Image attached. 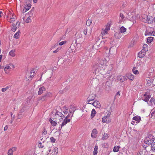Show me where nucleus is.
<instances>
[{
  "instance_id": "44",
  "label": "nucleus",
  "mask_w": 155,
  "mask_h": 155,
  "mask_svg": "<svg viewBox=\"0 0 155 155\" xmlns=\"http://www.w3.org/2000/svg\"><path fill=\"white\" fill-rule=\"evenodd\" d=\"M32 18H31L30 17H28V18H27L26 20V21H25L27 23H29L30 21H31V19Z\"/></svg>"
},
{
  "instance_id": "15",
  "label": "nucleus",
  "mask_w": 155,
  "mask_h": 155,
  "mask_svg": "<svg viewBox=\"0 0 155 155\" xmlns=\"http://www.w3.org/2000/svg\"><path fill=\"white\" fill-rule=\"evenodd\" d=\"M97 132L96 129H94L92 130V132L91 134V136L93 138H96L97 136Z\"/></svg>"
},
{
  "instance_id": "57",
  "label": "nucleus",
  "mask_w": 155,
  "mask_h": 155,
  "mask_svg": "<svg viewBox=\"0 0 155 155\" xmlns=\"http://www.w3.org/2000/svg\"><path fill=\"white\" fill-rule=\"evenodd\" d=\"M120 17L122 19H123L124 18L123 14L122 13H120Z\"/></svg>"
},
{
  "instance_id": "27",
  "label": "nucleus",
  "mask_w": 155,
  "mask_h": 155,
  "mask_svg": "<svg viewBox=\"0 0 155 155\" xmlns=\"http://www.w3.org/2000/svg\"><path fill=\"white\" fill-rule=\"evenodd\" d=\"M114 76L113 75H111V76H109V77L107 79V80L108 81H111V82L114 80Z\"/></svg>"
},
{
  "instance_id": "24",
  "label": "nucleus",
  "mask_w": 155,
  "mask_h": 155,
  "mask_svg": "<svg viewBox=\"0 0 155 155\" xmlns=\"http://www.w3.org/2000/svg\"><path fill=\"white\" fill-rule=\"evenodd\" d=\"M107 34V31L105 29L102 30L101 32L102 36V38H105L104 35Z\"/></svg>"
},
{
  "instance_id": "6",
  "label": "nucleus",
  "mask_w": 155,
  "mask_h": 155,
  "mask_svg": "<svg viewBox=\"0 0 155 155\" xmlns=\"http://www.w3.org/2000/svg\"><path fill=\"white\" fill-rule=\"evenodd\" d=\"M106 61L104 60L100 59L98 61V64L100 66V68H102L106 69V65L105 64Z\"/></svg>"
},
{
  "instance_id": "21",
  "label": "nucleus",
  "mask_w": 155,
  "mask_h": 155,
  "mask_svg": "<svg viewBox=\"0 0 155 155\" xmlns=\"http://www.w3.org/2000/svg\"><path fill=\"white\" fill-rule=\"evenodd\" d=\"M133 119L135 121H137L136 123H139L141 120V117L138 116H135L134 117Z\"/></svg>"
},
{
  "instance_id": "5",
  "label": "nucleus",
  "mask_w": 155,
  "mask_h": 155,
  "mask_svg": "<svg viewBox=\"0 0 155 155\" xmlns=\"http://www.w3.org/2000/svg\"><path fill=\"white\" fill-rule=\"evenodd\" d=\"M150 97L151 96L150 94L147 92H146L143 95V97H142V100L147 102Z\"/></svg>"
},
{
  "instance_id": "22",
  "label": "nucleus",
  "mask_w": 155,
  "mask_h": 155,
  "mask_svg": "<svg viewBox=\"0 0 155 155\" xmlns=\"http://www.w3.org/2000/svg\"><path fill=\"white\" fill-rule=\"evenodd\" d=\"M75 110L76 109L75 107L74 106H70L69 113L71 114H72V113H74Z\"/></svg>"
},
{
  "instance_id": "62",
  "label": "nucleus",
  "mask_w": 155,
  "mask_h": 155,
  "mask_svg": "<svg viewBox=\"0 0 155 155\" xmlns=\"http://www.w3.org/2000/svg\"><path fill=\"white\" fill-rule=\"evenodd\" d=\"M65 35H63L60 38V41H61V40H62L64 38H65Z\"/></svg>"
},
{
  "instance_id": "28",
  "label": "nucleus",
  "mask_w": 155,
  "mask_h": 155,
  "mask_svg": "<svg viewBox=\"0 0 155 155\" xmlns=\"http://www.w3.org/2000/svg\"><path fill=\"white\" fill-rule=\"evenodd\" d=\"M75 35L76 38L78 39L81 37L82 35L80 32H77L75 34Z\"/></svg>"
},
{
  "instance_id": "39",
  "label": "nucleus",
  "mask_w": 155,
  "mask_h": 155,
  "mask_svg": "<svg viewBox=\"0 0 155 155\" xmlns=\"http://www.w3.org/2000/svg\"><path fill=\"white\" fill-rule=\"evenodd\" d=\"M28 15L29 17L32 18H33V13L32 12H29L28 13Z\"/></svg>"
},
{
  "instance_id": "9",
  "label": "nucleus",
  "mask_w": 155,
  "mask_h": 155,
  "mask_svg": "<svg viewBox=\"0 0 155 155\" xmlns=\"http://www.w3.org/2000/svg\"><path fill=\"white\" fill-rule=\"evenodd\" d=\"M95 95L94 94H92L90 95L88 98V100L87 101V103L88 104H91V101H92L94 100L95 98Z\"/></svg>"
},
{
  "instance_id": "40",
  "label": "nucleus",
  "mask_w": 155,
  "mask_h": 155,
  "mask_svg": "<svg viewBox=\"0 0 155 155\" xmlns=\"http://www.w3.org/2000/svg\"><path fill=\"white\" fill-rule=\"evenodd\" d=\"M31 6V4L25 6V8L28 11L30 8Z\"/></svg>"
},
{
  "instance_id": "33",
  "label": "nucleus",
  "mask_w": 155,
  "mask_h": 155,
  "mask_svg": "<svg viewBox=\"0 0 155 155\" xmlns=\"http://www.w3.org/2000/svg\"><path fill=\"white\" fill-rule=\"evenodd\" d=\"M153 40V38L151 37H149L147 38V43H150Z\"/></svg>"
},
{
  "instance_id": "30",
  "label": "nucleus",
  "mask_w": 155,
  "mask_h": 155,
  "mask_svg": "<svg viewBox=\"0 0 155 155\" xmlns=\"http://www.w3.org/2000/svg\"><path fill=\"white\" fill-rule=\"evenodd\" d=\"M119 146H116L114 147L113 151L114 152H117L119 151Z\"/></svg>"
},
{
  "instance_id": "58",
  "label": "nucleus",
  "mask_w": 155,
  "mask_h": 155,
  "mask_svg": "<svg viewBox=\"0 0 155 155\" xmlns=\"http://www.w3.org/2000/svg\"><path fill=\"white\" fill-rule=\"evenodd\" d=\"M143 154V152L142 151H140L139 152H138L137 155H142Z\"/></svg>"
},
{
  "instance_id": "38",
  "label": "nucleus",
  "mask_w": 155,
  "mask_h": 155,
  "mask_svg": "<svg viewBox=\"0 0 155 155\" xmlns=\"http://www.w3.org/2000/svg\"><path fill=\"white\" fill-rule=\"evenodd\" d=\"M92 21L91 20H87L86 21V25L87 26H90L91 24Z\"/></svg>"
},
{
  "instance_id": "8",
  "label": "nucleus",
  "mask_w": 155,
  "mask_h": 155,
  "mask_svg": "<svg viewBox=\"0 0 155 155\" xmlns=\"http://www.w3.org/2000/svg\"><path fill=\"white\" fill-rule=\"evenodd\" d=\"M104 41H101L100 44H99L97 42H96L95 44L93 45L92 48L96 50L97 49L99 48L102 46V45H102L104 44Z\"/></svg>"
},
{
  "instance_id": "19",
  "label": "nucleus",
  "mask_w": 155,
  "mask_h": 155,
  "mask_svg": "<svg viewBox=\"0 0 155 155\" xmlns=\"http://www.w3.org/2000/svg\"><path fill=\"white\" fill-rule=\"evenodd\" d=\"M45 88L43 87H41L39 89V91L38 92V95L41 94L43 92V91H45Z\"/></svg>"
},
{
  "instance_id": "16",
  "label": "nucleus",
  "mask_w": 155,
  "mask_h": 155,
  "mask_svg": "<svg viewBox=\"0 0 155 155\" xmlns=\"http://www.w3.org/2000/svg\"><path fill=\"white\" fill-rule=\"evenodd\" d=\"M117 78L118 80L123 82L126 79V77L123 76H119L117 77Z\"/></svg>"
},
{
  "instance_id": "7",
  "label": "nucleus",
  "mask_w": 155,
  "mask_h": 155,
  "mask_svg": "<svg viewBox=\"0 0 155 155\" xmlns=\"http://www.w3.org/2000/svg\"><path fill=\"white\" fill-rule=\"evenodd\" d=\"M112 86V82L111 81L107 80L106 83L105 87L104 88L105 90L108 91L110 89Z\"/></svg>"
},
{
  "instance_id": "14",
  "label": "nucleus",
  "mask_w": 155,
  "mask_h": 155,
  "mask_svg": "<svg viewBox=\"0 0 155 155\" xmlns=\"http://www.w3.org/2000/svg\"><path fill=\"white\" fill-rule=\"evenodd\" d=\"M41 133L42 137H43L45 139H46V135L47 134V130L45 127L43 128Z\"/></svg>"
},
{
  "instance_id": "11",
  "label": "nucleus",
  "mask_w": 155,
  "mask_h": 155,
  "mask_svg": "<svg viewBox=\"0 0 155 155\" xmlns=\"http://www.w3.org/2000/svg\"><path fill=\"white\" fill-rule=\"evenodd\" d=\"M148 136L146 138V140L147 141H150L151 142H153L154 140V137L152 134H148Z\"/></svg>"
},
{
  "instance_id": "17",
  "label": "nucleus",
  "mask_w": 155,
  "mask_h": 155,
  "mask_svg": "<svg viewBox=\"0 0 155 155\" xmlns=\"http://www.w3.org/2000/svg\"><path fill=\"white\" fill-rule=\"evenodd\" d=\"M126 76L129 78V79L131 81H133L134 79V76L131 73L127 74H126Z\"/></svg>"
},
{
  "instance_id": "31",
  "label": "nucleus",
  "mask_w": 155,
  "mask_h": 155,
  "mask_svg": "<svg viewBox=\"0 0 155 155\" xmlns=\"http://www.w3.org/2000/svg\"><path fill=\"white\" fill-rule=\"evenodd\" d=\"M27 106H24L22 107V109L20 110V113H23L25 110H26L27 108Z\"/></svg>"
},
{
  "instance_id": "45",
  "label": "nucleus",
  "mask_w": 155,
  "mask_h": 155,
  "mask_svg": "<svg viewBox=\"0 0 155 155\" xmlns=\"http://www.w3.org/2000/svg\"><path fill=\"white\" fill-rule=\"evenodd\" d=\"M58 149L57 147H55L54 149V152L53 153L57 154L58 153Z\"/></svg>"
},
{
  "instance_id": "23",
  "label": "nucleus",
  "mask_w": 155,
  "mask_h": 155,
  "mask_svg": "<svg viewBox=\"0 0 155 155\" xmlns=\"http://www.w3.org/2000/svg\"><path fill=\"white\" fill-rule=\"evenodd\" d=\"M70 119H64L63 120V122H62L61 125V128L62 127L64 126L65 125V124L68 122H70Z\"/></svg>"
},
{
  "instance_id": "61",
  "label": "nucleus",
  "mask_w": 155,
  "mask_h": 155,
  "mask_svg": "<svg viewBox=\"0 0 155 155\" xmlns=\"http://www.w3.org/2000/svg\"><path fill=\"white\" fill-rule=\"evenodd\" d=\"M59 49H60L59 48H58L56 50L54 51H53V53H56L57 52H58L59 51Z\"/></svg>"
},
{
  "instance_id": "26",
  "label": "nucleus",
  "mask_w": 155,
  "mask_h": 155,
  "mask_svg": "<svg viewBox=\"0 0 155 155\" xmlns=\"http://www.w3.org/2000/svg\"><path fill=\"white\" fill-rule=\"evenodd\" d=\"M127 29L125 28L124 27L122 26L120 27V32L121 34L124 33L126 31Z\"/></svg>"
},
{
  "instance_id": "12",
  "label": "nucleus",
  "mask_w": 155,
  "mask_h": 155,
  "mask_svg": "<svg viewBox=\"0 0 155 155\" xmlns=\"http://www.w3.org/2000/svg\"><path fill=\"white\" fill-rule=\"evenodd\" d=\"M91 104H92L94 106L96 107L97 108H99L101 107V105L99 101H94L93 103Z\"/></svg>"
},
{
  "instance_id": "49",
  "label": "nucleus",
  "mask_w": 155,
  "mask_h": 155,
  "mask_svg": "<svg viewBox=\"0 0 155 155\" xmlns=\"http://www.w3.org/2000/svg\"><path fill=\"white\" fill-rule=\"evenodd\" d=\"M50 140L53 143H54L56 140L53 137L50 138Z\"/></svg>"
},
{
  "instance_id": "34",
  "label": "nucleus",
  "mask_w": 155,
  "mask_h": 155,
  "mask_svg": "<svg viewBox=\"0 0 155 155\" xmlns=\"http://www.w3.org/2000/svg\"><path fill=\"white\" fill-rule=\"evenodd\" d=\"M20 32V31H18L17 33H16L14 36V37L15 38L18 39L19 38V36Z\"/></svg>"
},
{
  "instance_id": "32",
  "label": "nucleus",
  "mask_w": 155,
  "mask_h": 155,
  "mask_svg": "<svg viewBox=\"0 0 155 155\" xmlns=\"http://www.w3.org/2000/svg\"><path fill=\"white\" fill-rule=\"evenodd\" d=\"M151 150L155 153V142L152 144Z\"/></svg>"
},
{
  "instance_id": "48",
  "label": "nucleus",
  "mask_w": 155,
  "mask_h": 155,
  "mask_svg": "<svg viewBox=\"0 0 155 155\" xmlns=\"http://www.w3.org/2000/svg\"><path fill=\"white\" fill-rule=\"evenodd\" d=\"M83 33L84 34L86 35L87 33V28H85L83 30Z\"/></svg>"
},
{
  "instance_id": "37",
  "label": "nucleus",
  "mask_w": 155,
  "mask_h": 155,
  "mask_svg": "<svg viewBox=\"0 0 155 155\" xmlns=\"http://www.w3.org/2000/svg\"><path fill=\"white\" fill-rule=\"evenodd\" d=\"M17 27L16 26L15 24H13L12 27V31H15Z\"/></svg>"
},
{
  "instance_id": "50",
  "label": "nucleus",
  "mask_w": 155,
  "mask_h": 155,
  "mask_svg": "<svg viewBox=\"0 0 155 155\" xmlns=\"http://www.w3.org/2000/svg\"><path fill=\"white\" fill-rule=\"evenodd\" d=\"M155 101V99L153 97H152L150 100V102L151 103H154Z\"/></svg>"
},
{
  "instance_id": "29",
  "label": "nucleus",
  "mask_w": 155,
  "mask_h": 155,
  "mask_svg": "<svg viewBox=\"0 0 155 155\" xmlns=\"http://www.w3.org/2000/svg\"><path fill=\"white\" fill-rule=\"evenodd\" d=\"M137 69V68L136 67H134L132 69V71L134 74H137L139 73V71L137 70H136Z\"/></svg>"
},
{
  "instance_id": "46",
  "label": "nucleus",
  "mask_w": 155,
  "mask_h": 155,
  "mask_svg": "<svg viewBox=\"0 0 155 155\" xmlns=\"http://www.w3.org/2000/svg\"><path fill=\"white\" fill-rule=\"evenodd\" d=\"M38 147L39 148H43L44 147V146L40 142L38 145Z\"/></svg>"
},
{
  "instance_id": "54",
  "label": "nucleus",
  "mask_w": 155,
  "mask_h": 155,
  "mask_svg": "<svg viewBox=\"0 0 155 155\" xmlns=\"http://www.w3.org/2000/svg\"><path fill=\"white\" fill-rule=\"evenodd\" d=\"M76 45H77V48H76V50H78L80 48H79V47H80L81 45L80 44H76Z\"/></svg>"
},
{
  "instance_id": "47",
  "label": "nucleus",
  "mask_w": 155,
  "mask_h": 155,
  "mask_svg": "<svg viewBox=\"0 0 155 155\" xmlns=\"http://www.w3.org/2000/svg\"><path fill=\"white\" fill-rule=\"evenodd\" d=\"M11 68L10 66L7 65L5 67L4 70L5 71H6L7 69H9Z\"/></svg>"
},
{
  "instance_id": "10",
  "label": "nucleus",
  "mask_w": 155,
  "mask_h": 155,
  "mask_svg": "<svg viewBox=\"0 0 155 155\" xmlns=\"http://www.w3.org/2000/svg\"><path fill=\"white\" fill-rule=\"evenodd\" d=\"M102 121L103 123H109L110 122V115H107L106 116L103 117L102 119Z\"/></svg>"
},
{
  "instance_id": "51",
  "label": "nucleus",
  "mask_w": 155,
  "mask_h": 155,
  "mask_svg": "<svg viewBox=\"0 0 155 155\" xmlns=\"http://www.w3.org/2000/svg\"><path fill=\"white\" fill-rule=\"evenodd\" d=\"M148 47L147 45V44H144L143 45V49L144 50H147V49H145L146 48H147V47Z\"/></svg>"
},
{
  "instance_id": "4",
  "label": "nucleus",
  "mask_w": 155,
  "mask_h": 155,
  "mask_svg": "<svg viewBox=\"0 0 155 155\" xmlns=\"http://www.w3.org/2000/svg\"><path fill=\"white\" fill-rule=\"evenodd\" d=\"M52 97L51 93L50 92L46 93L43 96H42L40 98L39 100L44 101L47 100L49 98Z\"/></svg>"
},
{
  "instance_id": "56",
  "label": "nucleus",
  "mask_w": 155,
  "mask_h": 155,
  "mask_svg": "<svg viewBox=\"0 0 155 155\" xmlns=\"http://www.w3.org/2000/svg\"><path fill=\"white\" fill-rule=\"evenodd\" d=\"M16 148H17L16 147H14L11 148H10V149H12V151L13 152L14 151H15L16 150Z\"/></svg>"
},
{
  "instance_id": "59",
  "label": "nucleus",
  "mask_w": 155,
  "mask_h": 155,
  "mask_svg": "<svg viewBox=\"0 0 155 155\" xmlns=\"http://www.w3.org/2000/svg\"><path fill=\"white\" fill-rule=\"evenodd\" d=\"M16 25V26L18 28L20 25V23L18 21L17 22L16 24V25Z\"/></svg>"
},
{
  "instance_id": "53",
  "label": "nucleus",
  "mask_w": 155,
  "mask_h": 155,
  "mask_svg": "<svg viewBox=\"0 0 155 155\" xmlns=\"http://www.w3.org/2000/svg\"><path fill=\"white\" fill-rule=\"evenodd\" d=\"M66 43V41H61L59 43V45H63L64 44V43Z\"/></svg>"
},
{
  "instance_id": "25",
  "label": "nucleus",
  "mask_w": 155,
  "mask_h": 155,
  "mask_svg": "<svg viewBox=\"0 0 155 155\" xmlns=\"http://www.w3.org/2000/svg\"><path fill=\"white\" fill-rule=\"evenodd\" d=\"M96 112L94 109H93L91 111V118H93L95 116Z\"/></svg>"
},
{
  "instance_id": "42",
  "label": "nucleus",
  "mask_w": 155,
  "mask_h": 155,
  "mask_svg": "<svg viewBox=\"0 0 155 155\" xmlns=\"http://www.w3.org/2000/svg\"><path fill=\"white\" fill-rule=\"evenodd\" d=\"M12 149H9L8 152V155H13V152L12 150Z\"/></svg>"
},
{
  "instance_id": "18",
  "label": "nucleus",
  "mask_w": 155,
  "mask_h": 155,
  "mask_svg": "<svg viewBox=\"0 0 155 155\" xmlns=\"http://www.w3.org/2000/svg\"><path fill=\"white\" fill-rule=\"evenodd\" d=\"M51 118H50L49 119V121L53 126H55L56 125L58 122H57L55 120H52Z\"/></svg>"
},
{
  "instance_id": "41",
  "label": "nucleus",
  "mask_w": 155,
  "mask_h": 155,
  "mask_svg": "<svg viewBox=\"0 0 155 155\" xmlns=\"http://www.w3.org/2000/svg\"><path fill=\"white\" fill-rule=\"evenodd\" d=\"M9 86H7L5 87L2 88V92H5L9 88Z\"/></svg>"
},
{
  "instance_id": "43",
  "label": "nucleus",
  "mask_w": 155,
  "mask_h": 155,
  "mask_svg": "<svg viewBox=\"0 0 155 155\" xmlns=\"http://www.w3.org/2000/svg\"><path fill=\"white\" fill-rule=\"evenodd\" d=\"M153 142H151L150 141L149 142V141H147V140H145V143H146V144L147 145H148V146H149L151 144H152V143Z\"/></svg>"
},
{
  "instance_id": "36",
  "label": "nucleus",
  "mask_w": 155,
  "mask_h": 155,
  "mask_svg": "<svg viewBox=\"0 0 155 155\" xmlns=\"http://www.w3.org/2000/svg\"><path fill=\"white\" fill-rule=\"evenodd\" d=\"M108 137V134H107L104 133L102 137L103 140H106Z\"/></svg>"
},
{
  "instance_id": "3",
  "label": "nucleus",
  "mask_w": 155,
  "mask_h": 155,
  "mask_svg": "<svg viewBox=\"0 0 155 155\" xmlns=\"http://www.w3.org/2000/svg\"><path fill=\"white\" fill-rule=\"evenodd\" d=\"M145 16L143 18V21L146 23H147L151 24L153 23V18L152 16H147L146 15H144Z\"/></svg>"
},
{
  "instance_id": "60",
  "label": "nucleus",
  "mask_w": 155,
  "mask_h": 155,
  "mask_svg": "<svg viewBox=\"0 0 155 155\" xmlns=\"http://www.w3.org/2000/svg\"><path fill=\"white\" fill-rule=\"evenodd\" d=\"M71 28H68L66 31V33L67 32H69L70 31H71Z\"/></svg>"
},
{
  "instance_id": "20",
  "label": "nucleus",
  "mask_w": 155,
  "mask_h": 155,
  "mask_svg": "<svg viewBox=\"0 0 155 155\" xmlns=\"http://www.w3.org/2000/svg\"><path fill=\"white\" fill-rule=\"evenodd\" d=\"M122 36V34L120 32H117L114 34V36L116 39H119Z\"/></svg>"
},
{
  "instance_id": "55",
  "label": "nucleus",
  "mask_w": 155,
  "mask_h": 155,
  "mask_svg": "<svg viewBox=\"0 0 155 155\" xmlns=\"http://www.w3.org/2000/svg\"><path fill=\"white\" fill-rule=\"evenodd\" d=\"M97 151L94 150V151L93 153V155H97Z\"/></svg>"
},
{
  "instance_id": "2",
  "label": "nucleus",
  "mask_w": 155,
  "mask_h": 155,
  "mask_svg": "<svg viewBox=\"0 0 155 155\" xmlns=\"http://www.w3.org/2000/svg\"><path fill=\"white\" fill-rule=\"evenodd\" d=\"M60 109V107H57V110L56 111V113L53 117H51L52 119L55 120L57 122L59 123L61 122L63 119L64 117V116L60 112L58 111Z\"/></svg>"
},
{
  "instance_id": "1",
  "label": "nucleus",
  "mask_w": 155,
  "mask_h": 155,
  "mask_svg": "<svg viewBox=\"0 0 155 155\" xmlns=\"http://www.w3.org/2000/svg\"><path fill=\"white\" fill-rule=\"evenodd\" d=\"M92 69L94 71L93 73L97 74V75H99V74H101L104 76L106 75V74H109L107 73L105 74V69L101 68L98 63H96L93 66Z\"/></svg>"
},
{
  "instance_id": "63",
  "label": "nucleus",
  "mask_w": 155,
  "mask_h": 155,
  "mask_svg": "<svg viewBox=\"0 0 155 155\" xmlns=\"http://www.w3.org/2000/svg\"><path fill=\"white\" fill-rule=\"evenodd\" d=\"M56 67L54 66V67H52L51 68V69L52 70V71H53L55 70L56 69Z\"/></svg>"
},
{
  "instance_id": "52",
  "label": "nucleus",
  "mask_w": 155,
  "mask_h": 155,
  "mask_svg": "<svg viewBox=\"0 0 155 155\" xmlns=\"http://www.w3.org/2000/svg\"><path fill=\"white\" fill-rule=\"evenodd\" d=\"M104 29L107 31L109 30L110 29V26L109 25H107Z\"/></svg>"
},
{
  "instance_id": "13",
  "label": "nucleus",
  "mask_w": 155,
  "mask_h": 155,
  "mask_svg": "<svg viewBox=\"0 0 155 155\" xmlns=\"http://www.w3.org/2000/svg\"><path fill=\"white\" fill-rule=\"evenodd\" d=\"M146 50L142 49L138 54V56L140 58L143 57L146 54Z\"/></svg>"
},
{
  "instance_id": "64",
  "label": "nucleus",
  "mask_w": 155,
  "mask_h": 155,
  "mask_svg": "<svg viewBox=\"0 0 155 155\" xmlns=\"http://www.w3.org/2000/svg\"><path fill=\"white\" fill-rule=\"evenodd\" d=\"M8 126L7 125L5 126V127L4 128V130L5 131L6 130L8 129Z\"/></svg>"
},
{
  "instance_id": "35",
  "label": "nucleus",
  "mask_w": 155,
  "mask_h": 155,
  "mask_svg": "<svg viewBox=\"0 0 155 155\" xmlns=\"http://www.w3.org/2000/svg\"><path fill=\"white\" fill-rule=\"evenodd\" d=\"M15 50H12L10 51L9 52V54L12 57H14L15 56Z\"/></svg>"
}]
</instances>
